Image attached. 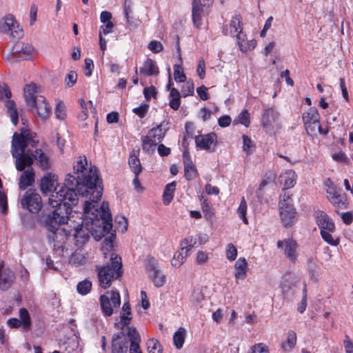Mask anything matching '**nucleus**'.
Listing matches in <instances>:
<instances>
[{"label": "nucleus", "mask_w": 353, "mask_h": 353, "mask_svg": "<svg viewBox=\"0 0 353 353\" xmlns=\"http://www.w3.org/2000/svg\"><path fill=\"white\" fill-rule=\"evenodd\" d=\"M343 222L345 225H350L353 221V213L352 212H343V213H338Z\"/></svg>", "instance_id": "63"}, {"label": "nucleus", "mask_w": 353, "mask_h": 353, "mask_svg": "<svg viewBox=\"0 0 353 353\" xmlns=\"http://www.w3.org/2000/svg\"><path fill=\"white\" fill-rule=\"evenodd\" d=\"M70 261L79 265H83L85 263L86 258L83 254L76 252L72 255Z\"/></svg>", "instance_id": "56"}, {"label": "nucleus", "mask_w": 353, "mask_h": 353, "mask_svg": "<svg viewBox=\"0 0 353 353\" xmlns=\"http://www.w3.org/2000/svg\"><path fill=\"white\" fill-rule=\"evenodd\" d=\"M210 259V253L204 251H199L196 254V263L198 265L206 263Z\"/></svg>", "instance_id": "53"}, {"label": "nucleus", "mask_w": 353, "mask_h": 353, "mask_svg": "<svg viewBox=\"0 0 353 353\" xmlns=\"http://www.w3.org/2000/svg\"><path fill=\"white\" fill-rule=\"evenodd\" d=\"M280 216L284 227L292 226L295 222L296 210L292 205H281Z\"/></svg>", "instance_id": "20"}, {"label": "nucleus", "mask_w": 353, "mask_h": 353, "mask_svg": "<svg viewBox=\"0 0 353 353\" xmlns=\"http://www.w3.org/2000/svg\"><path fill=\"white\" fill-rule=\"evenodd\" d=\"M33 161H36L37 165L42 170H46L50 168V161L48 155L41 149H36L34 152H31Z\"/></svg>", "instance_id": "23"}, {"label": "nucleus", "mask_w": 353, "mask_h": 353, "mask_svg": "<svg viewBox=\"0 0 353 353\" xmlns=\"http://www.w3.org/2000/svg\"><path fill=\"white\" fill-rule=\"evenodd\" d=\"M56 117L63 120L66 117L65 107L63 103H59L55 110Z\"/></svg>", "instance_id": "57"}, {"label": "nucleus", "mask_w": 353, "mask_h": 353, "mask_svg": "<svg viewBox=\"0 0 353 353\" xmlns=\"http://www.w3.org/2000/svg\"><path fill=\"white\" fill-rule=\"evenodd\" d=\"M185 134L183 136V141L185 142L188 139L192 138L194 132V126L193 123L187 122L185 125Z\"/></svg>", "instance_id": "55"}, {"label": "nucleus", "mask_w": 353, "mask_h": 353, "mask_svg": "<svg viewBox=\"0 0 353 353\" xmlns=\"http://www.w3.org/2000/svg\"><path fill=\"white\" fill-rule=\"evenodd\" d=\"M147 347L148 353H162V347L157 339H149L147 342Z\"/></svg>", "instance_id": "41"}, {"label": "nucleus", "mask_w": 353, "mask_h": 353, "mask_svg": "<svg viewBox=\"0 0 353 353\" xmlns=\"http://www.w3.org/2000/svg\"><path fill=\"white\" fill-rule=\"evenodd\" d=\"M19 316L21 319V322L23 329H28L31 325V321L28 311L25 308L20 309Z\"/></svg>", "instance_id": "47"}, {"label": "nucleus", "mask_w": 353, "mask_h": 353, "mask_svg": "<svg viewBox=\"0 0 353 353\" xmlns=\"http://www.w3.org/2000/svg\"><path fill=\"white\" fill-rule=\"evenodd\" d=\"M148 48L154 53H158L163 50V46L160 41H152L148 43Z\"/></svg>", "instance_id": "58"}, {"label": "nucleus", "mask_w": 353, "mask_h": 353, "mask_svg": "<svg viewBox=\"0 0 353 353\" xmlns=\"http://www.w3.org/2000/svg\"><path fill=\"white\" fill-rule=\"evenodd\" d=\"M139 153V150L133 149L128 159V165L134 175H139L143 170V167L138 157Z\"/></svg>", "instance_id": "27"}, {"label": "nucleus", "mask_w": 353, "mask_h": 353, "mask_svg": "<svg viewBox=\"0 0 353 353\" xmlns=\"http://www.w3.org/2000/svg\"><path fill=\"white\" fill-rule=\"evenodd\" d=\"M242 23L239 16L236 15L232 17L229 28L223 27V32L225 35H231L236 37V39L243 40V34L242 33Z\"/></svg>", "instance_id": "18"}, {"label": "nucleus", "mask_w": 353, "mask_h": 353, "mask_svg": "<svg viewBox=\"0 0 353 353\" xmlns=\"http://www.w3.org/2000/svg\"><path fill=\"white\" fill-rule=\"evenodd\" d=\"M239 123L242 125H244L245 127H248L250 121V113L247 110H243L239 116Z\"/></svg>", "instance_id": "59"}, {"label": "nucleus", "mask_w": 353, "mask_h": 353, "mask_svg": "<svg viewBox=\"0 0 353 353\" xmlns=\"http://www.w3.org/2000/svg\"><path fill=\"white\" fill-rule=\"evenodd\" d=\"M25 130H21L20 134L15 132L12 137V151L26 152V150Z\"/></svg>", "instance_id": "24"}, {"label": "nucleus", "mask_w": 353, "mask_h": 353, "mask_svg": "<svg viewBox=\"0 0 353 353\" xmlns=\"http://www.w3.org/2000/svg\"><path fill=\"white\" fill-rule=\"evenodd\" d=\"M174 78L175 81L179 82H184L186 77L183 72V69L180 65H175L174 67Z\"/></svg>", "instance_id": "51"}, {"label": "nucleus", "mask_w": 353, "mask_h": 353, "mask_svg": "<svg viewBox=\"0 0 353 353\" xmlns=\"http://www.w3.org/2000/svg\"><path fill=\"white\" fill-rule=\"evenodd\" d=\"M0 32L8 33L13 39H20L23 36L22 28L12 14H8L0 21Z\"/></svg>", "instance_id": "7"}, {"label": "nucleus", "mask_w": 353, "mask_h": 353, "mask_svg": "<svg viewBox=\"0 0 353 353\" xmlns=\"http://www.w3.org/2000/svg\"><path fill=\"white\" fill-rule=\"evenodd\" d=\"M277 248H281L284 256L292 263H296L298 257L299 245L293 239L288 238L283 240H279L276 243Z\"/></svg>", "instance_id": "10"}, {"label": "nucleus", "mask_w": 353, "mask_h": 353, "mask_svg": "<svg viewBox=\"0 0 353 353\" xmlns=\"http://www.w3.org/2000/svg\"><path fill=\"white\" fill-rule=\"evenodd\" d=\"M91 289L92 282L88 279L80 281L77 286V292L82 295L88 294Z\"/></svg>", "instance_id": "42"}, {"label": "nucleus", "mask_w": 353, "mask_h": 353, "mask_svg": "<svg viewBox=\"0 0 353 353\" xmlns=\"http://www.w3.org/2000/svg\"><path fill=\"white\" fill-rule=\"evenodd\" d=\"M127 336L130 341V345L139 344L141 342V337L137 329L134 327L128 328Z\"/></svg>", "instance_id": "45"}, {"label": "nucleus", "mask_w": 353, "mask_h": 353, "mask_svg": "<svg viewBox=\"0 0 353 353\" xmlns=\"http://www.w3.org/2000/svg\"><path fill=\"white\" fill-rule=\"evenodd\" d=\"M0 208L1 212L6 214L8 211V201L6 194L0 189Z\"/></svg>", "instance_id": "60"}, {"label": "nucleus", "mask_w": 353, "mask_h": 353, "mask_svg": "<svg viewBox=\"0 0 353 353\" xmlns=\"http://www.w3.org/2000/svg\"><path fill=\"white\" fill-rule=\"evenodd\" d=\"M302 119L308 134L312 135L317 131L323 134L327 133V131H323L321 127L319 121L320 117L316 108L311 107L303 112Z\"/></svg>", "instance_id": "4"}, {"label": "nucleus", "mask_w": 353, "mask_h": 353, "mask_svg": "<svg viewBox=\"0 0 353 353\" xmlns=\"http://www.w3.org/2000/svg\"><path fill=\"white\" fill-rule=\"evenodd\" d=\"M38 89V86L34 83L27 84L24 87L23 94L28 105H30L31 103H33L36 97H37L38 95L36 94L39 92Z\"/></svg>", "instance_id": "28"}, {"label": "nucleus", "mask_w": 353, "mask_h": 353, "mask_svg": "<svg viewBox=\"0 0 353 353\" xmlns=\"http://www.w3.org/2000/svg\"><path fill=\"white\" fill-rule=\"evenodd\" d=\"M77 80V74L75 71H70L65 78V84L67 88L72 87Z\"/></svg>", "instance_id": "52"}, {"label": "nucleus", "mask_w": 353, "mask_h": 353, "mask_svg": "<svg viewBox=\"0 0 353 353\" xmlns=\"http://www.w3.org/2000/svg\"><path fill=\"white\" fill-rule=\"evenodd\" d=\"M316 223L321 230L335 231V225L332 219L323 211L317 210L314 213Z\"/></svg>", "instance_id": "19"}, {"label": "nucleus", "mask_w": 353, "mask_h": 353, "mask_svg": "<svg viewBox=\"0 0 353 353\" xmlns=\"http://www.w3.org/2000/svg\"><path fill=\"white\" fill-rule=\"evenodd\" d=\"M291 196L292 195H290L288 193L285 192L281 194L280 195V201L279 203V207H281V205H292V203H291Z\"/></svg>", "instance_id": "61"}, {"label": "nucleus", "mask_w": 353, "mask_h": 353, "mask_svg": "<svg viewBox=\"0 0 353 353\" xmlns=\"http://www.w3.org/2000/svg\"><path fill=\"white\" fill-rule=\"evenodd\" d=\"M79 161H81L83 163L82 164L83 165V167L81 170V173L82 174L81 177H84V176L87 177L89 175L90 171L92 170H94V171L96 172V175L98 176L97 170L95 167L90 166V168H88L86 167L88 165V163H87L86 158L85 157L83 159L80 157V159L77 161L76 164L74 165V167H75ZM73 170H74L73 174H71V173L68 174L67 175V177L65 179H67L68 178L69 175L77 176V174H76V172H75L77 170H74V168H73ZM57 181H58V177L55 174H52L51 173H48L46 175H44L41 179V181H40V184H39L40 190H41V192L43 194L46 195L48 193L52 192V190H54V192H52V194L49 197V198H50L52 196V195H53L54 194H56L57 192H59L61 188L66 186L65 183L64 185L61 186L60 188L58 190H57V185H58ZM65 181H66V180H65ZM49 199H48V200ZM48 205H49V207H50L52 208V210L50 212H52L54 210V208H52V206L50 205L49 203H48Z\"/></svg>", "instance_id": "2"}, {"label": "nucleus", "mask_w": 353, "mask_h": 353, "mask_svg": "<svg viewBox=\"0 0 353 353\" xmlns=\"http://www.w3.org/2000/svg\"><path fill=\"white\" fill-rule=\"evenodd\" d=\"M197 148L212 152L217 144V137L214 132L201 134L195 137Z\"/></svg>", "instance_id": "12"}, {"label": "nucleus", "mask_w": 353, "mask_h": 353, "mask_svg": "<svg viewBox=\"0 0 353 353\" xmlns=\"http://www.w3.org/2000/svg\"><path fill=\"white\" fill-rule=\"evenodd\" d=\"M146 270L156 287H162L166 281L165 275L162 274L158 269L157 263L154 259L148 261L146 265Z\"/></svg>", "instance_id": "13"}, {"label": "nucleus", "mask_w": 353, "mask_h": 353, "mask_svg": "<svg viewBox=\"0 0 353 353\" xmlns=\"http://www.w3.org/2000/svg\"><path fill=\"white\" fill-rule=\"evenodd\" d=\"M279 113L273 108L264 110L261 123L264 128L270 130L279 126Z\"/></svg>", "instance_id": "15"}, {"label": "nucleus", "mask_w": 353, "mask_h": 353, "mask_svg": "<svg viewBox=\"0 0 353 353\" xmlns=\"http://www.w3.org/2000/svg\"><path fill=\"white\" fill-rule=\"evenodd\" d=\"M29 106L31 110L43 120L47 119L51 114V108L43 96H37Z\"/></svg>", "instance_id": "11"}, {"label": "nucleus", "mask_w": 353, "mask_h": 353, "mask_svg": "<svg viewBox=\"0 0 353 353\" xmlns=\"http://www.w3.org/2000/svg\"><path fill=\"white\" fill-rule=\"evenodd\" d=\"M142 141V148L146 152H153L154 148L159 143L156 139L150 137L149 134L143 137Z\"/></svg>", "instance_id": "31"}, {"label": "nucleus", "mask_w": 353, "mask_h": 353, "mask_svg": "<svg viewBox=\"0 0 353 353\" xmlns=\"http://www.w3.org/2000/svg\"><path fill=\"white\" fill-rule=\"evenodd\" d=\"M93 68H94L93 61L91 59H85V67H84L85 75L87 77L91 76Z\"/></svg>", "instance_id": "62"}, {"label": "nucleus", "mask_w": 353, "mask_h": 353, "mask_svg": "<svg viewBox=\"0 0 353 353\" xmlns=\"http://www.w3.org/2000/svg\"><path fill=\"white\" fill-rule=\"evenodd\" d=\"M296 343V334L294 331H289L288 332V336L286 341L283 342L281 345L282 348L285 350H290Z\"/></svg>", "instance_id": "37"}, {"label": "nucleus", "mask_w": 353, "mask_h": 353, "mask_svg": "<svg viewBox=\"0 0 353 353\" xmlns=\"http://www.w3.org/2000/svg\"><path fill=\"white\" fill-rule=\"evenodd\" d=\"M116 229L124 233L128 230V219L123 216H118L115 218Z\"/></svg>", "instance_id": "44"}, {"label": "nucleus", "mask_w": 353, "mask_h": 353, "mask_svg": "<svg viewBox=\"0 0 353 353\" xmlns=\"http://www.w3.org/2000/svg\"><path fill=\"white\" fill-rule=\"evenodd\" d=\"M296 181V174L292 170H287L283 172L279 177V183L283 186V190H287L294 186Z\"/></svg>", "instance_id": "21"}, {"label": "nucleus", "mask_w": 353, "mask_h": 353, "mask_svg": "<svg viewBox=\"0 0 353 353\" xmlns=\"http://www.w3.org/2000/svg\"><path fill=\"white\" fill-rule=\"evenodd\" d=\"M170 99L169 105L174 110H177L181 105V94L176 88L171 89L169 94Z\"/></svg>", "instance_id": "30"}, {"label": "nucleus", "mask_w": 353, "mask_h": 353, "mask_svg": "<svg viewBox=\"0 0 353 353\" xmlns=\"http://www.w3.org/2000/svg\"><path fill=\"white\" fill-rule=\"evenodd\" d=\"M34 171L32 168L24 170L19 178V189L24 190L28 187L31 186L34 182Z\"/></svg>", "instance_id": "25"}, {"label": "nucleus", "mask_w": 353, "mask_h": 353, "mask_svg": "<svg viewBox=\"0 0 353 353\" xmlns=\"http://www.w3.org/2000/svg\"><path fill=\"white\" fill-rule=\"evenodd\" d=\"M184 164V176L188 181L195 179L198 174L197 170L192 161H188Z\"/></svg>", "instance_id": "33"}, {"label": "nucleus", "mask_w": 353, "mask_h": 353, "mask_svg": "<svg viewBox=\"0 0 353 353\" xmlns=\"http://www.w3.org/2000/svg\"><path fill=\"white\" fill-rule=\"evenodd\" d=\"M245 34H243V40L236 39L239 48L240 50L242 52H246L249 50L254 48L255 45V41H250V42L246 41L245 40Z\"/></svg>", "instance_id": "50"}, {"label": "nucleus", "mask_w": 353, "mask_h": 353, "mask_svg": "<svg viewBox=\"0 0 353 353\" xmlns=\"http://www.w3.org/2000/svg\"><path fill=\"white\" fill-rule=\"evenodd\" d=\"M187 256L186 251H182L181 250L176 251L171 261L172 267L176 268L181 267L182 264L185 261Z\"/></svg>", "instance_id": "35"}, {"label": "nucleus", "mask_w": 353, "mask_h": 353, "mask_svg": "<svg viewBox=\"0 0 353 353\" xmlns=\"http://www.w3.org/2000/svg\"><path fill=\"white\" fill-rule=\"evenodd\" d=\"M237 213L239 214V217L242 219L243 222L245 224H248V221L246 218L247 203L244 197L241 199L240 205L237 209Z\"/></svg>", "instance_id": "48"}, {"label": "nucleus", "mask_w": 353, "mask_h": 353, "mask_svg": "<svg viewBox=\"0 0 353 353\" xmlns=\"http://www.w3.org/2000/svg\"><path fill=\"white\" fill-rule=\"evenodd\" d=\"M21 206L30 212L37 213L42 207L41 197L37 192L27 191L21 199Z\"/></svg>", "instance_id": "9"}, {"label": "nucleus", "mask_w": 353, "mask_h": 353, "mask_svg": "<svg viewBox=\"0 0 353 353\" xmlns=\"http://www.w3.org/2000/svg\"><path fill=\"white\" fill-rule=\"evenodd\" d=\"M186 331L185 328L180 327L173 336L174 344L176 349H181L184 343Z\"/></svg>", "instance_id": "36"}, {"label": "nucleus", "mask_w": 353, "mask_h": 353, "mask_svg": "<svg viewBox=\"0 0 353 353\" xmlns=\"http://www.w3.org/2000/svg\"><path fill=\"white\" fill-rule=\"evenodd\" d=\"M149 105L147 104L141 105L139 107L135 108L133 110V112L137 114L139 117H144L145 113L148 112Z\"/></svg>", "instance_id": "64"}, {"label": "nucleus", "mask_w": 353, "mask_h": 353, "mask_svg": "<svg viewBox=\"0 0 353 353\" xmlns=\"http://www.w3.org/2000/svg\"><path fill=\"white\" fill-rule=\"evenodd\" d=\"M128 350V341L123 331L115 333L112 337L111 352L127 353Z\"/></svg>", "instance_id": "16"}, {"label": "nucleus", "mask_w": 353, "mask_h": 353, "mask_svg": "<svg viewBox=\"0 0 353 353\" xmlns=\"http://www.w3.org/2000/svg\"><path fill=\"white\" fill-rule=\"evenodd\" d=\"M176 188V182L168 183L164 190L163 199L165 205H168L173 199L174 192Z\"/></svg>", "instance_id": "34"}, {"label": "nucleus", "mask_w": 353, "mask_h": 353, "mask_svg": "<svg viewBox=\"0 0 353 353\" xmlns=\"http://www.w3.org/2000/svg\"><path fill=\"white\" fill-rule=\"evenodd\" d=\"M204 299V294L202 290L199 287L194 288L191 296L190 301L193 304H199Z\"/></svg>", "instance_id": "43"}, {"label": "nucleus", "mask_w": 353, "mask_h": 353, "mask_svg": "<svg viewBox=\"0 0 353 353\" xmlns=\"http://www.w3.org/2000/svg\"><path fill=\"white\" fill-rule=\"evenodd\" d=\"M83 163L79 161L74 167L77 176L69 175L66 179L65 185L49 199V204L54 208L44 219V223L48 230L52 233L51 238L55 242H61L70 236H72L77 246H82L90 239V229L84 225L82 214L75 213L69 216L72 212V206L77 205L78 195L88 197L84 203V213L89 219L101 220L102 236L110 234L102 243L101 251L107 257V252L113 248L114 234L111 232L112 229V215L107 203L103 202L99 206L97 202L102 196L103 188L101 186V180L96 175L94 170H90L89 175L81 177Z\"/></svg>", "instance_id": "1"}, {"label": "nucleus", "mask_w": 353, "mask_h": 353, "mask_svg": "<svg viewBox=\"0 0 353 353\" xmlns=\"http://www.w3.org/2000/svg\"><path fill=\"white\" fill-rule=\"evenodd\" d=\"M327 198L330 203L335 208L336 213H339V210H344L347 208V201L345 194L343 192L342 190L337 188L334 185H328L326 190Z\"/></svg>", "instance_id": "6"}, {"label": "nucleus", "mask_w": 353, "mask_h": 353, "mask_svg": "<svg viewBox=\"0 0 353 353\" xmlns=\"http://www.w3.org/2000/svg\"><path fill=\"white\" fill-rule=\"evenodd\" d=\"M234 276L236 279H244L248 270V263L245 258H239L234 265Z\"/></svg>", "instance_id": "29"}, {"label": "nucleus", "mask_w": 353, "mask_h": 353, "mask_svg": "<svg viewBox=\"0 0 353 353\" xmlns=\"http://www.w3.org/2000/svg\"><path fill=\"white\" fill-rule=\"evenodd\" d=\"M162 127L163 123H161L156 128H153L152 129H151L148 132V134L150 137L156 139L159 143L163 140L166 132V130L163 129Z\"/></svg>", "instance_id": "38"}, {"label": "nucleus", "mask_w": 353, "mask_h": 353, "mask_svg": "<svg viewBox=\"0 0 353 353\" xmlns=\"http://www.w3.org/2000/svg\"><path fill=\"white\" fill-rule=\"evenodd\" d=\"M243 139V150L246 152L248 155H250L253 153V151L255 148V144L254 142L251 140V139L245 135L243 134L242 137Z\"/></svg>", "instance_id": "40"}, {"label": "nucleus", "mask_w": 353, "mask_h": 353, "mask_svg": "<svg viewBox=\"0 0 353 353\" xmlns=\"http://www.w3.org/2000/svg\"><path fill=\"white\" fill-rule=\"evenodd\" d=\"M16 279L14 272L8 267H5L4 262L0 261V290L7 291Z\"/></svg>", "instance_id": "14"}, {"label": "nucleus", "mask_w": 353, "mask_h": 353, "mask_svg": "<svg viewBox=\"0 0 353 353\" xmlns=\"http://www.w3.org/2000/svg\"><path fill=\"white\" fill-rule=\"evenodd\" d=\"M139 72L144 76H157L159 73V68L156 62L148 58L140 68Z\"/></svg>", "instance_id": "26"}, {"label": "nucleus", "mask_w": 353, "mask_h": 353, "mask_svg": "<svg viewBox=\"0 0 353 353\" xmlns=\"http://www.w3.org/2000/svg\"><path fill=\"white\" fill-rule=\"evenodd\" d=\"M333 232H329L328 230H321V235L322 239L328 244L336 246L339 244V239H334L332 235V233Z\"/></svg>", "instance_id": "46"}, {"label": "nucleus", "mask_w": 353, "mask_h": 353, "mask_svg": "<svg viewBox=\"0 0 353 353\" xmlns=\"http://www.w3.org/2000/svg\"><path fill=\"white\" fill-rule=\"evenodd\" d=\"M25 137H26V148L28 145H31L32 147L37 146L39 143V139H36V134L34 132H32L28 130H25Z\"/></svg>", "instance_id": "49"}, {"label": "nucleus", "mask_w": 353, "mask_h": 353, "mask_svg": "<svg viewBox=\"0 0 353 353\" xmlns=\"http://www.w3.org/2000/svg\"><path fill=\"white\" fill-rule=\"evenodd\" d=\"M196 245V239H194V236L185 238L181 243V250L182 251H186V256H188L192 248Z\"/></svg>", "instance_id": "39"}, {"label": "nucleus", "mask_w": 353, "mask_h": 353, "mask_svg": "<svg viewBox=\"0 0 353 353\" xmlns=\"http://www.w3.org/2000/svg\"><path fill=\"white\" fill-rule=\"evenodd\" d=\"M100 305L103 314L107 316H110L114 312V309L118 308L121 305L119 293L112 290L110 297L106 294L101 295Z\"/></svg>", "instance_id": "8"}, {"label": "nucleus", "mask_w": 353, "mask_h": 353, "mask_svg": "<svg viewBox=\"0 0 353 353\" xmlns=\"http://www.w3.org/2000/svg\"><path fill=\"white\" fill-rule=\"evenodd\" d=\"M131 308L128 302H125L122 307V311L120 314V321L115 323L117 328L123 330L125 327L128 326L131 321Z\"/></svg>", "instance_id": "22"}, {"label": "nucleus", "mask_w": 353, "mask_h": 353, "mask_svg": "<svg viewBox=\"0 0 353 353\" xmlns=\"http://www.w3.org/2000/svg\"><path fill=\"white\" fill-rule=\"evenodd\" d=\"M227 259L230 261H234L237 256V250L232 243H229L226 250Z\"/></svg>", "instance_id": "54"}, {"label": "nucleus", "mask_w": 353, "mask_h": 353, "mask_svg": "<svg viewBox=\"0 0 353 353\" xmlns=\"http://www.w3.org/2000/svg\"><path fill=\"white\" fill-rule=\"evenodd\" d=\"M12 154L16 159V169L19 171H24L26 167L30 168L33 164V158L29 150L26 152H17V151L14 150L12 151Z\"/></svg>", "instance_id": "17"}, {"label": "nucleus", "mask_w": 353, "mask_h": 353, "mask_svg": "<svg viewBox=\"0 0 353 353\" xmlns=\"http://www.w3.org/2000/svg\"><path fill=\"white\" fill-rule=\"evenodd\" d=\"M5 105L10 114L11 121L14 125H16L18 123L19 115L14 101L8 99L6 101Z\"/></svg>", "instance_id": "32"}, {"label": "nucleus", "mask_w": 353, "mask_h": 353, "mask_svg": "<svg viewBox=\"0 0 353 353\" xmlns=\"http://www.w3.org/2000/svg\"><path fill=\"white\" fill-rule=\"evenodd\" d=\"M211 5L212 0H193L192 17L194 25L197 28L202 24V17L210 13Z\"/></svg>", "instance_id": "5"}, {"label": "nucleus", "mask_w": 353, "mask_h": 353, "mask_svg": "<svg viewBox=\"0 0 353 353\" xmlns=\"http://www.w3.org/2000/svg\"><path fill=\"white\" fill-rule=\"evenodd\" d=\"M97 270L99 285L106 289L110 286L113 279L119 278L123 274L121 258L116 254H112L110 263L103 267L97 266Z\"/></svg>", "instance_id": "3"}]
</instances>
